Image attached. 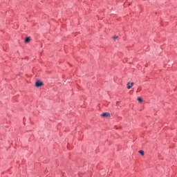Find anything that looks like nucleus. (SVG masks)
<instances>
[{
	"mask_svg": "<svg viewBox=\"0 0 177 177\" xmlns=\"http://www.w3.org/2000/svg\"><path fill=\"white\" fill-rule=\"evenodd\" d=\"M43 86V83L41 82L40 81H37L36 83H35V86L37 88H39V87H41Z\"/></svg>",
	"mask_w": 177,
	"mask_h": 177,
	"instance_id": "f257e3e1",
	"label": "nucleus"
},
{
	"mask_svg": "<svg viewBox=\"0 0 177 177\" xmlns=\"http://www.w3.org/2000/svg\"><path fill=\"white\" fill-rule=\"evenodd\" d=\"M133 86H134V83H133V82H132V83L129 82V83L127 84V88H128V89H131V87Z\"/></svg>",
	"mask_w": 177,
	"mask_h": 177,
	"instance_id": "f03ea898",
	"label": "nucleus"
},
{
	"mask_svg": "<svg viewBox=\"0 0 177 177\" xmlns=\"http://www.w3.org/2000/svg\"><path fill=\"white\" fill-rule=\"evenodd\" d=\"M102 117L109 118V117H110V113H103L102 114Z\"/></svg>",
	"mask_w": 177,
	"mask_h": 177,
	"instance_id": "7ed1b4c3",
	"label": "nucleus"
},
{
	"mask_svg": "<svg viewBox=\"0 0 177 177\" xmlns=\"http://www.w3.org/2000/svg\"><path fill=\"white\" fill-rule=\"evenodd\" d=\"M30 37H27L25 39V42H26V43L30 42Z\"/></svg>",
	"mask_w": 177,
	"mask_h": 177,
	"instance_id": "20e7f679",
	"label": "nucleus"
},
{
	"mask_svg": "<svg viewBox=\"0 0 177 177\" xmlns=\"http://www.w3.org/2000/svg\"><path fill=\"white\" fill-rule=\"evenodd\" d=\"M139 153H140L142 156L145 155V153H144V151L142 150H140L139 151Z\"/></svg>",
	"mask_w": 177,
	"mask_h": 177,
	"instance_id": "39448f33",
	"label": "nucleus"
},
{
	"mask_svg": "<svg viewBox=\"0 0 177 177\" xmlns=\"http://www.w3.org/2000/svg\"><path fill=\"white\" fill-rule=\"evenodd\" d=\"M137 100H138V102H142V100L141 97L137 98Z\"/></svg>",
	"mask_w": 177,
	"mask_h": 177,
	"instance_id": "423d86ee",
	"label": "nucleus"
},
{
	"mask_svg": "<svg viewBox=\"0 0 177 177\" xmlns=\"http://www.w3.org/2000/svg\"><path fill=\"white\" fill-rule=\"evenodd\" d=\"M118 38V36H113V39H116Z\"/></svg>",
	"mask_w": 177,
	"mask_h": 177,
	"instance_id": "0eeeda50",
	"label": "nucleus"
}]
</instances>
